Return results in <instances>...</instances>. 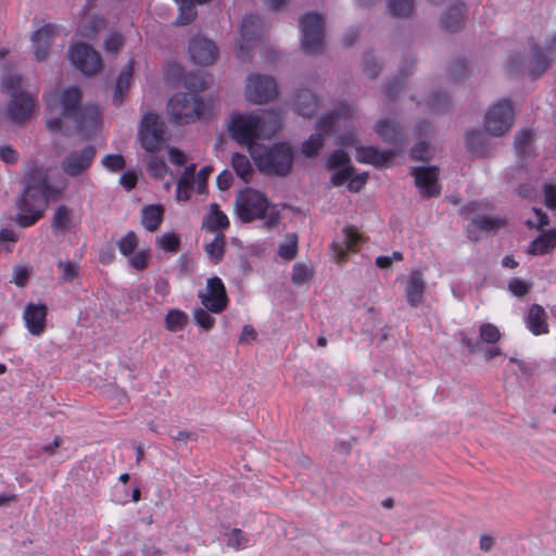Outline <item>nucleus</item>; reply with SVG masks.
Listing matches in <instances>:
<instances>
[{
    "instance_id": "nucleus-2",
    "label": "nucleus",
    "mask_w": 556,
    "mask_h": 556,
    "mask_svg": "<svg viewBox=\"0 0 556 556\" xmlns=\"http://www.w3.org/2000/svg\"><path fill=\"white\" fill-rule=\"evenodd\" d=\"M24 189L16 201V207L22 212L14 220L21 227H30L39 220L49 201L58 199L63 188L49 182V173L42 166L34 165L23 178Z\"/></svg>"
},
{
    "instance_id": "nucleus-37",
    "label": "nucleus",
    "mask_w": 556,
    "mask_h": 556,
    "mask_svg": "<svg viewBox=\"0 0 556 556\" xmlns=\"http://www.w3.org/2000/svg\"><path fill=\"white\" fill-rule=\"evenodd\" d=\"M212 214L207 215L203 220V228L208 231H216L217 229H225L229 226L228 217L219 210L218 204L211 205Z\"/></svg>"
},
{
    "instance_id": "nucleus-30",
    "label": "nucleus",
    "mask_w": 556,
    "mask_h": 556,
    "mask_svg": "<svg viewBox=\"0 0 556 556\" xmlns=\"http://www.w3.org/2000/svg\"><path fill=\"white\" fill-rule=\"evenodd\" d=\"M531 50L532 58L529 74L532 79H536L551 66V59L536 42L531 46Z\"/></svg>"
},
{
    "instance_id": "nucleus-64",
    "label": "nucleus",
    "mask_w": 556,
    "mask_h": 556,
    "mask_svg": "<svg viewBox=\"0 0 556 556\" xmlns=\"http://www.w3.org/2000/svg\"><path fill=\"white\" fill-rule=\"evenodd\" d=\"M248 542V539L245 536V533L239 529L233 528L229 534L228 538V545L233 546L236 548H241L245 546V543Z\"/></svg>"
},
{
    "instance_id": "nucleus-52",
    "label": "nucleus",
    "mask_w": 556,
    "mask_h": 556,
    "mask_svg": "<svg viewBox=\"0 0 556 556\" xmlns=\"http://www.w3.org/2000/svg\"><path fill=\"white\" fill-rule=\"evenodd\" d=\"M451 99L446 92H435L429 100V108L434 112H443L450 108Z\"/></svg>"
},
{
    "instance_id": "nucleus-22",
    "label": "nucleus",
    "mask_w": 556,
    "mask_h": 556,
    "mask_svg": "<svg viewBox=\"0 0 556 556\" xmlns=\"http://www.w3.org/2000/svg\"><path fill=\"white\" fill-rule=\"evenodd\" d=\"M426 286L422 273L419 269H413L405 289L406 301L412 307H417L424 302Z\"/></svg>"
},
{
    "instance_id": "nucleus-35",
    "label": "nucleus",
    "mask_w": 556,
    "mask_h": 556,
    "mask_svg": "<svg viewBox=\"0 0 556 556\" xmlns=\"http://www.w3.org/2000/svg\"><path fill=\"white\" fill-rule=\"evenodd\" d=\"M361 240L359 233L354 228L346 227L343 230L342 243H332L334 253L340 260L345 257L346 251L354 249Z\"/></svg>"
},
{
    "instance_id": "nucleus-60",
    "label": "nucleus",
    "mask_w": 556,
    "mask_h": 556,
    "mask_svg": "<svg viewBox=\"0 0 556 556\" xmlns=\"http://www.w3.org/2000/svg\"><path fill=\"white\" fill-rule=\"evenodd\" d=\"M355 174L354 166H345L334 172L331 176V184L336 187L344 185Z\"/></svg>"
},
{
    "instance_id": "nucleus-10",
    "label": "nucleus",
    "mask_w": 556,
    "mask_h": 556,
    "mask_svg": "<svg viewBox=\"0 0 556 556\" xmlns=\"http://www.w3.org/2000/svg\"><path fill=\"white\" fill-rule=\"evenodd\" d=\"M68 56L73 65L85 75H94L101 70V56L90 45L76 43L71 46Z\"/></svg>"
},
{
    "instance_id": "nucleus-34",
    "label": "nucleus",
    "mask_w": 556,
    "mask_h": 556,
    "mask_svg": "<svg viewBox=\"0 0 556 556\" xmlns=\"http://www.w3.org/2000/svg\"><path fill=\"white\" fill-rule=\"evenodd\" d=\"M72 226V210L67 205H60L54 211L51 228L54 233L64 235Z\"/></svg>"
},
{
    "instance_id": "nucleus-11",
    "label": "nucleus",
    "mask_w": 556,
    "mask_h": 556,
    "mask_svg": "<svg viewBox=\"0 0 556 556\" xmlns=\"http://www.w3.org/2000/svg\"><path fill=\"white\" fill-rule=\"evenodd\" d=\"M97 150L92 144H87L81 150L70 152L61 162V168L70 177H77L85 173L96 156Z\"/></svg>"
},
{
    "instance_id": "nucleus-59",
    "label": "nucleus",
    "mask_w": 556,
    "mask_h": 556,
    "mask_svg": "<svg viewBox=\"0 0 556 556\" xmlns=\"http://www.w3.org/2000/svg\"><path fill=\"white\" fill-rule=\"evenodd\" d=\"M531 283L520 279L513 278L508 282V290L516 296H523L529 293Z\"/></svg>"
},
{
    "instance_id": "nucleus-42",
    "label": "nucleus",
    "mask_w": 556,
    "mask_h": 556,
    "mask_svg": "<svg viewBox=\"0 0 556 556\" xmlns=\"http://www.w3.org/2000/svg\"><path fill=\"white\" fill-rule=\"evenodd\" d=\"M324 135L320 132L312 134L307 140L301 146V152L306 157H315L318 155L320 149L324 147Z\"/></svg>"
},
{
    "instance_id": "nucleus-27",
    "label": "nucleus",
    "mask_w": 556,
    "mask_h": 556,
    "mask_svg": "<svg viewBox=\"0 0 556 556\" xmlns=\"http://www.w3.org/2000/svg\"><path fill=\"white\" fill-rule=\"evenodd\" d=\"M295 110L303 117H312L317 110L318 100L308 89H300L295 94Z\"/></svg>"
},
{
    "instance_id": "nucleus-39",
    "label": "nucleus",
    "mask_w": 556,
    "mask_h": 556,
    "mask_svg": "<svg viewBox=\"0 0 556 556\" xmlns=\"http://www.w3.org/2000/svg\"><path fill=\"white\" fill-rule=\"evenodd\" d=\"M532 137V131L529 129H522L515 135L514 147L519 157L530 155Z\"/></svg>"
},
{
    "instance_id": "nucleus-63",
    "label": "nucleus",
    "mask_w": 556,
    "mask_h": 556,
    "mask_svg": "<svg viewBox=\"0 0 556 556\" xmlns=\"http://www.w3.org/2000/svg\"><path fill=\"white\" fill-rule=\"evenodd\" d=\"M429 146L427 141H419L410 149V159L414 161H427Z\"/></svg>"
},
{
    "instance_id": "nucleus-46",
    "label": "nucleus",
    "mask_w": 556,
    "mask_h": 556,
    "mask_svg": "<svg viewBox=\"0 0 556 556\" xmlns=\"http://www.w3.org/2000/svg\"><path fill=\"white\" fill-rule=\"evenodd\" d=\"M116 245L124 256H130L138 247V237L136 232L132 230L128 231L116 242Z\"/></svg>"
},
{
    "instance_id": "nucleus-43",
    "label": "nucleus",
    "mask_w": 556,
    "mask_h": 556,
    "mask_svg": "<svg viewBox=\"0 0 556 556\" xmlns=\"http://www.w3.org/2000/svg\"><path fill=\"white\" fill-rule=\"evenodd\" d=\"M187 323V314L179 309H170L165 316V327L172 332L182 330Z\"/></svg>"
},
{
    "instance_id": "nucleus-3",
    "label": "nucleus",
    "mask_w": 556,
    "mask_h": 556,
    "mask_svg": "<svg viewBox=\"0 0 556 556\" xmlns=\"http://www.w3.org/2000/svg\"><path fill=\"white\" fill-rule=\"evenodd\" d=\"M258 170L267 176L286 177L293 167L294 151L287 142L261 147L252 152Z\"/></svg>"
},
{
    "instance_id": "nucleus-57",
    "label": "nucleus",
    "mask_w": 556,
    "mask_h": 556,
    "mask_svg": "<svg viewBox=\"0 0 556 556\" xmlns=\"http://www.w3.org/2000/svg\"><path fill=\"white\" fill-rule=\"evenodd\" d=\"M339 119L336 117V114H333L332 112L321 116L317 123H316V129L318 131H321L324 132L325 135H329L336 123L338 122Z\"/></svg>"
},
{
    "instance_id": "nucleus-16",
    "label": "nucleus",
    "mask_w": 556,
    "mask_h": 556,
    "mask_svg": "<svg viewBox=\"0 0 556 556\" xmlns=\"http://www.w3.org/2000/svg\"><path fill=\"white\" fill-rule=\"evenodd\" d=\"M35 102L30 94L26 92H13L8 104L7 113L14 123H23L28 119L34 110Z\"/></svg>"
},
{
    "instance_id": "nucleus-36",
    "label": "nucleus",
    "mask_w": 556,
    "mask_h": 556,
    "mask_svg": "<svg viewBox=\"0 0 556 556\" xmlns=\"http://www.w3.org/2000/svg\"><path fill=\"white\" fill-rule=\"evenodd\" d=\"M231 166L237 174L244 182H250L253 176V168L248 156L241 153H233L231 156Z\"/></svg>"
},
{
    "instance_id": "nucleus-18",
    "label": "nucleus",
    "mask_w": 556,
    "mask_h": 556,
    "mask_svg": "<svg viewBox=\"0 0 556 556\" xmlns=\"http://www.w3.org/2000/svg\"><path fill=\"white\" fill-rule=\"evenodd\" d=\"M48 307L43 303H28L24 309L27 330L33 336H40L46 329Z\"/></svg>"
},
{
    "instance_id": "nucleus-56",
    "label": "nucleus",
    "mask_w": 556,
    "mask_h": 556,
    "mask_svg": "<svg viewBox=\"0 0 556 556\" xmlns=\"http://www.w3.org/2000/svg\"><path fill=\"white\" fill-rule=\"evenodd\" d=\"M208 309H204V308H195L194 312H193V317H194V320L195 323L203 329L205 330H210L211 328H213L214 324H215V319L214 317H212L208 312Z\"/></svg>"
},
{
    "instance_id": "nucleus-47",
    "label": "nucleus",
    "mask_w": 556,
    "mask_h": 556,
    "mask_svg": "<svg viewBox=\"0 0 556 556\" xmlns=\"http://www.w3.org/2000/svg\"><path fill=\"white\" fill-rule=\"evenodd\" d=\"M180 244V238L175 232H165L156 241V245L165 252H177Z\"/></svg>"
},
{
    "instance_id": "nucleus-9",
    "label": "nucleus",
    "mask_w": 556,
    "mask_h": 556,
    "mask_svg": "<svg viewBox=\"0 0 556 556\" xmlns=\"http://www.w3.org/2000/svg\"><path fill=\"white\" fill-rule=\"evenodd\" d=\"M164 122L156 114H146L139 128L141 147L148 152L160 150L164 142Z\"/></svg>"
},
{
    "instance_id": "nucleus-49",
    "label": "nucleus",
    "mask_w": 556,
    "mask_h": 556,
    "mask_svg": "<svg viewBox=\"0 0 556 556\" xmlns=\"http://www.w3.org/2000/svg\"><path fill=\"white\" fill-rule=\"evenodd\" d=\"M407 75L408 74L401 73L399 76L388 81L384 88V93L389 99L394 100L399 97V94L405 87V79Z\"/></svg>"
},
{
    "instance_id": "nucleus-6",
    "label": "nucleus",
    "mask_w": 556,
    "mask_h": 556,
    "mask_svg": "<svg viewBox=\"0 0 556 556\" xmlns=\"http://www.w3.org/2000/svg\"><path fill=\"white\" fill-rule=\"evenodd\" d=\"M301 48L305 54H317L323 50L325 20L317 12H307L299 21Z\"/></svg>"
},
{
    "instance_id": "nucleus-51",
    "label": "nucleus",
    "mask_w": 556,
    "mask_h": 556,
    "mask_svg": "<svg viewBox=\"0 0 556 556\" xmlns=\"http://www.w3.org/2000/svg\"><path fill=\"white\" fill-rule=\"evenodd\" d=\"M479 337L481 341L493 344L501 339V332L495 325L486 323L480 326Z\"/></svg>"
},
{
    "instance_id": "nucleus-20",
    "label": "nucleus",
    "mask_w": 556,
    "mask_h": 556,
    "mask_svg": "<svg viewBox=\"0 0 556 556\" xmlns=\"http://www.w3.org/2000/svg\"><path fill=\"white\" fill-rule=\"evenodd\" d=\"M396 154L394 149L379 150L375 147H357L356 148V160L361 163L371 164L376 167L383 166L391 162Z\"/></svg>"
},
{
    "instance_id": "nucleus-14",
    "label": "nucleus",
    "mask_w": 556,
    "mask_h": 556,
    "mask_svg": "<svg viewBox=\"0 0 556 556\" xmlns=\"http://www.w3.org/2000/svg\"><path fill=\"white\" fill-rule=\"evenodd\" d=\"M257 129V121L254 115L237 116L228 126L231 138L241 144H250L254 139H260Z\"/></svg>"
},
{
    "instance_id": "nucleus-33",
    "label": "nucleus",
    "mask_w": 556,
    "mask_h": 556,
    "mask_svg": "<svg viewBox=\"0 0 556 556\" xmlns=\"http://www.w3.org/2000/svg\"><path fill=\"white\" fill-rule=\"evenodd\" d=\"M194 164H191L185 168V172L179 178L176 187V198L178 201H187L190 199L194 182Z\"/></svg>"
},
{
    "instance_id": "nucleus-25",
    "label": "nucleus",
    "mask_w": 556,
    "mask_h": 556,
    "mask_svg": "<svg viewBox=\"0 0 556 556\" xmlns=\"http://www.w3.org/2000/svg\"><path fill=\"white\" fill-rule=\"evenodd\" d=\"M464 2H457L450 7L441 16V27L447 33H457L464 28Z\"/></svg>"
},
{
    "instance_id": "nucleus-32",
    "label": "nucleus",
    "mask_w": 556,
    "mask_h": 556,
    "mask_svg": "<svg viewBox=\"0 0 556 556\" xmlns=\"http://www.w3.org/2000/svg\"><path fill=\"white\" fill-rule=\"evenodd\" d=\"M556 245V229H552L548 233L540 235L534 239L527 252L531 255L549 253Z\"/></svg>"
},
{
    "instance_id": "nucleus-29",
    "label": "nucleus",
    "mask_w": 556,
    "mask_h": 556,
    "mask_svg": "<svg viewBox=\"0 0 556 556\" xmlns=\"http://www.w3.org/2000/svg\"><path fill=\"white\" fill-rule=\"evenodd\" d=\"M164 219V208L160 204L146 205L141 210V224L149 231H156Z\"/></svg>"
},
{
    "instance_id": "nucleus-61",
    "label": "nucleus",
    "mask_w": 556,
    "mask_h": 556,
    "mask_svg": "<svg viewBox=\"0 0 556 556\" xmlns=\"http://www.w3.org/2000/svg\"><path fill=\"white\" fill-rule=\"evenodd\" d=\"M291 279H292L293 283L302 285V283L307 282L311 279V273L305 265L295 264L293 266Z\"/></svg>"
},
{
    "instance_id": "nucleus-45",
    "label": "nucleus",
    "mask_w": 556,
    "mask_h": 556,
    "mask_svg": "<svg viewBox=\"0 0 556 556\" xmlns=\"http://www.w3.org/2000/svg\"><path fill=\"white\" fill-rule=\"evenodd\" d=\"M278 254L280 257L292 261L298 255V235L288 233L286 241L279 245Z\"/></svg>"
},
{
    "instance_id": "nucleus-21",
    "label": "nucleus",
    "mask_w": 556,
    "mask_h": 556,
    "mask_svg": "<svg viewBox=\"0 0 556 556\" xmlns=\"http://www.w3.org/2000/svg\"><path fill=\"white\" fill-rule=\"evenodd\" d=\"M262 23L258 16L254 14H247L241 23V43L240 52H249L253 42L258 38L261 34Z\"/></svg>"
},
{
    "instance_id": "nucleus-1",
    "label": "nucleus",
    "mask_w": 556,
    "mask_h": 556,
    "mask_svg": "<svg viewBox=\"0 0 556 556\" xmlns=\"http://www.w3.org/2000/svg\"><path fill=\"white\" fill-rule=\"evenodd\" d=\"M81 91L76 86H70L61 93L55 90L46 94L47 128L52 132L67 135L63 121L72 119L77 131L86 137L93 136L100 124V111L96 105L81 104Z\"/></svg>"
},
{
    "instance_id": "nucleus-38",
    "label": "nucleus",
    "mask_w": 556,
    "mask_h": 556,
    "mask_svg": "<svg viewBox=\"0 0 556 556\" xmlns=\"http://www.w3.org/2000/svg\"><path fill=\"white\" fill-rule=\"evenodd\" d=\"M390 14L397 18H407L414 11V0H387Z\"/></svg>"
},
{
    "instance_id": "nucleus-5",
    "label": "nucleus",
    "mask_w": 556,
    "mask_h": 556,
    "mask_svg": "<svg viewBox=\"0 0 556 556\" xmlns=\"http://www.w3.org/2000/svg\"><path fill=\"white\" fill-rule=\"evenodd\" d=\"M167 111L176 124H189L203 115L204 101L199 94L178 92L168 101Z\"/></svg>"
},
{
    "instance_id": "nucleus-13",
    "label": "nucleus",
    "mask_w": 556,
    "mask_h": 556,
    "mask_svg": "<svg viewBox=\"0 0 556 556\" xmlns=\"http://www.w3.org/2000/svg\"><path fill=\"white\" fill-rule=\"evenodd\" d=\"M206 293H200L201 303L212 313L223 312L228 304L226 288L220 278L214 276L207 279Z\"/></svg>"
},
{
    "instance_id": "nucleus-48",
    "label": "nucleus",
    "mask_w": 556,
    "mask_h": 556,
    "mask_svg": "<svg viewBox=\"0 0 556 556\" xmlns=\"http://www.w3.org/2000/svg\"><path fill=\"white\" fill-rule=\"evenodd\" d=\"M326 166L328 169L345 168V166H353L350 156L342 149L334 150L327 159Z\"/></svg>"
},
{
    "instance_id": "nucleus-58",
    "label": "nucleus",
    "mask_w": 556,
    "mask_h": 556,
    "mask_svg": "<svg viewBox=\"0 0 556 556\" xmlns=\"http://www.w3.org/2000/svg\"><path fill=\"white\" fill-rule=\"evenodd\" d=\"M466 72H467L466 62L463 60H456L448 67L447 75L452 80L458 81V80H462L466 76Z\"/></svg>"
},
{
    "instance_id": "nucleus-15",
    "label": "nucleus",
    "mask_w": 556,
    "mask_h": 556,
    "mask_svg": "<svg viewBox=\"0 0 556 556\" xmlns=\"http://www.w3.org/2000/svg\"><path fill=\"white\" fill-rule=\"evenodd\" d=\"M374 130L384 143L392 146L396 153L404 147L403 128L395 119L380 118L376 122Z\"/></svg>"
},
{
    "instance_id": "nucleus-8",
    "label": "nucleus",
    "mask_w": 556,
    "mask_h": 556,
    "mask_svg": "<svg viewBox=\"0 0 556 556\" xmlns=\"http://www.w3.org/2000/svg\"><path fill=\"white\" fill-rule=\"evenodd\" d=\"M278 94L276 80L268 75L253 74L248 77L245 88L247 99L256 104L267 103Z\"/></svg>"
},
{
    "instance_id": "nucleus-50",
    "label": "nucleus",
    "mask_w": 556,
    "mask_h": 556,
    "mask_svg": "<svg viewBox=\"0 0 556 556\" xmlns=\"http://www.w3.org/2000/svg\"><path fill=\"white\" fill-rule=\"evenodd\" d=\"M58 268L62 270L60 281L63 282L73 281L79 274V266L75 262L60 260L58 262Z\"/></svg>"
},
{
    "instance_id": "nucleus-41",
    "label": "nucleus",
    "mask_w": 556,
    "mask_h": 556,
    "mask_svg": "<svg viewBox=\"0 0 556 556\" xmlns=\"http://www.w3.org/2000/svg\"><path fill=\"white\" fill-rule=\"evenodd\" d=\"M179 5V14L176 21L174 22V25L176 26H185L189 25L194 21L197 17V11L195 5L192 4L191 1L186 0H175Z\"/></svg>"
},
{
    "instance_id": "nucleus-23",
    "label": "nucleus",
    "mask_w": 556,
    "mask_h": 556,
    "mask_svg": "<svg viewBox=\"0 0 556 556\" xmlns=\"http://www.w3.org/2000/svg\"><path fill=\"white\" fill-rule=\"evenodd\" d=\"M468 152L476 157H486L491 154V143L482 130H470L465 137Z\"/></svg>"
},
{
    "instance_id": "nucleus-19",
    "label": "nucleus",
    "mask_w": 556,
    "mask_h": 556,
    "mask_svg": "<svg viewBox=\"0 0 556 556\" xmlns=\"http://www.w3.org/2000/svg\"><path fill=\"white\" fill-rule=\"evenodd\" d=\"M257 121V130L261 138H270L276 135L282 126V115L280 110H266L254 115Z\"/></svg>"
},
{
    "instance_id": "nucleus-31",
    "label": "nucleus",
    "mask_w": 556,
    "mask_h": 556,
    "mask_svg": "<svg viewBox=\"0 0 556 556\" xmlns=\"http://www.w3.org/2000/svg\"><path fill=\"white\" fill-rule=\"evenodd\" d=\"M132 77V62L130 61L123 67L118 74L115 90L113 93V103L116 106H121L124 102V92L129 88L130 80Z\"/></svg>"
},
{
    "instance_id": "nucleus-28",
    "label": "nucleus",
    "mask_w": 556,
    "mask_h": 556,
    "mask_svg": "<svg viewBox=\"0 0 556 556\" xmlns=\"http://www.w3.org/2000/svg\"><path fill=\"white\" fill-rule=\"evenodd\" d=\"M529 330L535 334H543L548 332V325L546 323V313L539 304H533L526 319Z\"/></svg>"
},
{
    "instance_id": "nucleus-44",
    "label": "nucleus",
    "mask_w": 556,
    "mask_h": 556,
    "mask_svg": "<svg viewBox=\"0 0 556 556\" xmlns=\"http://www.w3.org/2000/svg\"><path fill=\"white\" fill-rule=\"evenodd\" d=\"M184 86L190 93L204 91L208 88L206 79L198 73H188L184 76Z\"/></svg>"
},
{
    "instance_id": "nucleus-4",
    "label": "nucleus",
    "mask_w": 556,
    "mask_h": 556,
    "mask_svg": "<svg viewBox=\"0 0 556 556\" xmlns=\"http://www.w3.org/2000/svg\"><path fill=\"white\" fill-rule=\"evenodd\" d=\"M270 206L266 194L253 188L239 191L235 202L237 216L242 223L265 218Z\"/></svg>"
},
{
    "instance_id": "nucleus-40",
    "label": "nucleus",
    "mask_w": 556,
    "mask_h": 556,
    "mask_svg": "<svg viewBox=\"0 0 556 556\" xmlns=\"http://www.w3.org/2000/svg\"><path fill=\"white\" fill-rule=\"evenodd\" d=\"M225 247L226 242L223 232H217L214 240L205 245V252L214 264L223 260Z\"/></svg>"
},
{
    "instance_id": "nucleus-54",
    "label": "nucleus",
    "mask_w": 556,
    "mask_h": 556,
    "mask_svg": "<svg viewBox=\"0 0 556 556\" xmlns=\"http://www.w3.org/2000/svg\"><path fill=\"white\" fill-rule=\"evenodd\" d=\"M102 165L111 172H119L125 168L126 161L122 154H108L102 159Z\"/></svg>"
},
{
    "instance_id": "nucleus-7",
    "label": "nucleus",
    "mask_w": 556,
    "mask_h": 556,
    "mask_svg": "<svg viewBox=\"0 0 556 556\" xmlns=\"http://www.w3.org/2000/svg\"><path fill=\"white\" fill-rule=\"evenodd\" d=\"M513 124L514 112L508 100L500 101L485 113L484 128L492 136H503L509 131Z\"/></svg>"
},
{
    "instance_id": "nucleus-53",
    "label": "nucleus",
    "mask_w": 556,
    "mask_h": 556,
    "mask_svg": "<svg viewBox=\"0 0 556 556\" xmlns=\"http://www.w3.org/2000/svg\"><path fill=\"white\" fill-rule=\"evenodd\" d=\"M149 168L151 174L157 178H163L168 172V167L164 159L157 155L150 156Z\"/></svg>"
},
{
    "instance_id": "nucleus-12",
    "label": "nucleus",
    "mask_w": 556,
    "mask_h": 556,
    "mask_svg": "<svg viewBox=\"0 0 556 556\" xmlns=\"http://www.w3.org/2000/svg\"><path fill=\"white\" fill-rule=\"evenodd\" d=\"M410 175L415 178V184L425 198H437L441 193L439 185V168L437 166L410 167Z\"/></svg>"
},
{
    "instance_id": "nucleus-55",
    "label": "nucleus",
    "mask_w": 556,
    "mask_h": 556,
    "mask_svg": "<svg viewBox=\"0 0 556 556\" xmlns=\"http://www.w3.org/2000/svg\"><path fill=\"white\" fill-rule=\"evenodd\" d=\"M381 71V66L378 64L375 55L371 52H367L364 54V72L365 74L375 79L379 75Z\"/></svg>"
},
{
    "instance_id": "nucleus-17",
    "label": "nucleus",
    "mask_w": 556,
    "mask_h": 556,
    "mask_svg": "<svg viewBox=\"0 0 556 556\" xmlns=\"http://www.w3.org/2000/svg\"><path fill=\"white\" fill-rule=\"evenodd\" d=\"M189 54L192 61L199 65H210L217 58V47L216 45L206 38H192L189 42Z\"/></svg>"
},
{
    "instance_id": "nucleus-62",
    "label": "nucleus",
    "mask_w": 556,
    "mask_h": 556,
    "mask_svg": "<svg viewBox=\"0 0 556 556\" xmlns=\"http://www.w3.org/2000/svg\"><path fill=\"white\" fill-rule=\"evenodd\" d=\"M150 254L146 251H140L129 257V264L137 270H144L149 265Z\"/></svg>"
},
{
    "instance_id": "nucleus-26",
    "label": "nucleus",
    "mask_w": 556,
    "mask_h": 556,
    "mask_svg": "<svg viewBox=\"0 0 556 556\" xmlns=\"http://www.w3.org/2000/svg\"><path fill=\"white\" fill-rule=\"evenodd\" d=\"M506 225V219L500 216H489V215H475L471 219V223L468 227V232L471 233L470 227H475L481 231L496 233L501 228ZM469 239L477 241L478 238H472L469 235Z\"/></svg>"
},
{
    "instance_id": "nucleus-24",
    "label": "nucleus",
    "mask_w": 556,
    "mask_h": 556,
    "mask_svg": "<svg viewBox=\"0 0 556 556\" xmlns=\"http://www.w3.org/2000/svg\"><path fill=\"white\" fill-rule=\"evenodd\" d=\"M53 35L54 26L51 24L42 26L33 34L31 41L37 61L41 62L48 58Z\"/></svg>"
}]
</instances>
